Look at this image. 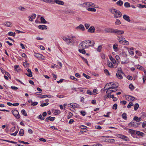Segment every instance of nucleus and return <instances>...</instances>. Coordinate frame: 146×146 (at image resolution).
Returning a JSON list of instances; mask_svg holds the SVG:
<instances>
[{
  "label": "nucleus",
  "mask_w": 146,
  "mask_h": 146,
  "mask_svg": "<svg viewBox=\"0 0 146 146\" xmlns=\"http://www.w3.org/2000/svg\"><path fill=\"white\" fill-rule=\"evenodd\" d=\"M60 113V111L58 110H55V111L54 112V114L55 115L59 114Z\"/></svg>",
  "instance_id": "obj_45"
},
{
  "label": "nucleus",
  "mask_w": 146,
  "mask_h": 146,
  "mask_svg": "<svg viewBox=\"0 0 146 146\" xmlns=\"http://www.w3.org/2000/svg\"><path fill=\"white\" fill-rule=\"evenodd\" d=\"M82 58L83 61L85 62L88 65V61L85 58L83 57H82Z\"/></svg>",
  "instance_id": "obj_50"
},
{
  "label": "nucleus",
  "mask_w": 146,
  "mask_h": 146,
  "mask_svg": "<svg viewBox=\"0 0 146 146\" xmlns=\"http://www.w3.org/2000/svg\"><path fill=\"white\" fill-rule=\"evenodd\" d=\"M62 39L68 44L74 42V40L71 38H68L65 37H63Z\"/></svg>",
  "instance_id": "obj_5"
},
{
  "label": "nucleus",
  "mask_w": 146,
  "mask_h": 146,
  "mask_svg": "<svg viewBox=\"0 0 146 146\" xmlns=\"http://www.w3.org/2000/svg\"><path fill=\"white\" fill-rule=\"evenodd\" d=\"M124 5L126 7H130V4L128 2H126L124 3Z\"/></svg>",
  "instance_id": "obj_42"
},
{
  "label": "nucleus",
  "mask_w": 146,
  "mask_h": 146,
  "mask_svg": "<svg viewBox=\"0 0 146 146\" xmlns=\"http://www.w3.org/2000/svg\"><path fill=\"white\" fill-rule=\"evenodd\" d=\"M12 112L15 117L17 119L20 118V116L19 113L18 111L16 110H13Z\"/></svg>",
  "instance_id": "obj_6"
},
{
  "label": "nucleus",
  "mask_w": 146,
  "mask_h": 146,
  "mask_svg": "<svg viewBox=\"0 0 146 146\" xmlns=\"http://www.w3.org/2000/svg\"><path fill=\"white\" fill-rule=\"evenodd\" d=\"M39 29L42 30L46 29H47V26L44 25H40L38 26Z\"/></svg>",
  "instance_id": "obj_19"
},
{
  "label": "nucleus",
  "mask_w": 146,
  "mask_h": 146,
  "mask_svg": "<svg viewBox=\"0 0 146 146\" xmlns=\"http://www.w3.org/2000/svg\"><path fill=\"white\" fill-rule=\"evenodd\" d=\"M25 74L27 76L31 77L32 76V73H29L28 74L26 73Z\"/></svg>",
  "instance_id": "obj_59"
},
{
  "label": "nucleus",
  "mask_w": 146,
  "mask_h": 146,
  "mask_svg": "<svg viewBox=\"0 0 146 146\" xmlns=\"http://www.w3.org/2000/svg\"><path fill=\"white\" fill-rule=\"evenodd\" d=\"M139 107V105L137 103H136L134 106V110L136 111L137 110Z\"/></svg>",
  "instance_id": "obj_37"
},
{
  "label": "nucleus",
  "mask_w": 146,
  "mask_h": 146,
  "mask_svg": "<svg viewBox=\"0 0 146 146\" xmlns=\"http://www.w3.org/2000/svg\"><path fill=\"white\" fill-rule=\"evenodd\" d=\"M112 29L110 28H106L105 29L104 31L106 33H111Z\"/></svg>",
  "instance_id": "obj_18"
},
{
  "label": "nucleus",
  "mask_w": 146,
  "mask_h": 146,
  "mask_svg": "<svg viewBox=\"0 0 146 146\" xmlns=\"http://www.w3.org/2000/svg\"><path fill=\"white\" fill-rule=\"evenodd\" d=\"M108 66L110 68L113 67L115 68L116 67L114 66V65H113L112 63H111L110 61H108Z\"/></svg>",
  "instance_id": "obj_28"
},
{
  "label": "nucleus",
  "mask_w": 146,
  "mask_h": 146,
  "mask_svg": "<svg viewBox=\"0 0 146 146\" xmlns=\"http://www.w3.org/2000/svg\"><path fill=\"white\" fill-rule=\"evenodd\" d=\"M111 31H112V32H111L112 33H116L118 32V30L117 29H112V30Z\"/></svg>",
  "instance_id": "obj_44"
},
{
  "label": "nucleus",
  "mask_w": 146,
  "mask_h": 146,
  "mask_svg": "<svg viewBox=\"0 0 146 146\" xmlns=\"http://www.w3.org/2000/svg\"><path fill=\"white\" fill-rule=\"evenodd\" d=\"M135 67L137 69L141 70L144 68L143 67L139 65L136 66Z\"/></svg>",
  "instance_id": "obj_32"
},
{
  "label": "nucleus",
  "mask_w": 146,
  "mask_h": 146,
  "mask_svg": "<svg viewBox=\"0 0 146 146\" xmlns=\"http://www.w3.org/2000/svg\"><path fill=\"white\" fill-rule=\"evenodd\" d=\"M81 114L83 116H84L86 115V112L84 111H81Z\"/></svg>",
  "instance_id": "obj_62"
},
{
  "label": "nucleus",
  "mask_w": 146,
  "mask_h": 146,
  "mask_svg": "<svg viewBox=\"0 0 146 146\" xmlns=\"http://www.w3.org/2000/svg\"><path fill=\"white\" fill-rule=\"evenodd\" d=\"M87 7H94L95 5L93 3L90 2H87Z\"/></svg>",
  "instance_id": "obj_16"
},
{
  "label": "nucleus",
  "mask_w": 146,
  "mask_h": 146,
  "mask_svg": "<svg viewBox=\"0 0 146 146\" xmlns=\"http://www.w3.org/2000/svg\"><path fill=\"white\" fill-rule=\"evenodd\" d=\"M54 1L57 4L63 5L64 4V2L62 1L59 0H54Z\"/></svg>",
  "instance_id": "obj_17"
},
{
  "label": "nucleus",
  "mask_w": 146,
  "mask_h": 146,
  "mask_svg": "<svg viewBox=\"0 0 146 146\" xmlns=\"http://www.w3.org/2000/svg\"><path fill=\"white\" fill-rule=\"evenodd\" d=\"M137 134L138 135L141 136H144L145 135V134L144 133L139 131H137Z\"/></svg>",
  "instance_id": "obj_29"
},
{
  "label": "nucleus",
  "mask_w": 146,
  "mask_h": 146,
  "mask_svg": "<svg viewBox=\"0 0 146 146\" xmlns=\"http://www.w3.org/2000/svg\"><path fill=\"white\" fill-rule=\"evenodd\" d=\"M118 86V84L116 83L110 82L107 84L105 87L106 88V90H107L106 93H109L116 91L117 90Z\"/></svg>",
  "instance_id": "obj_1"
},
{
  "label": "nucleus",
  "mask_w": 146,
  "mask_h": 146,
  "mask_svg": "<svg viewBox=\"0 0 146 146\" xmlns=\"http://www.w3.org/2000/svg\"><path fill=\"white\" fill-rule=\"evenodd\" d=\"M21 112L25 116H27V113L25 111V110H23L21 111Z\"/></svg>",
  "instance_id": "obj_36"
},
{
  "label": "nucleus",
  "mask_w": 146,
  "mask_h": 146,
  "mask_svg": "<svg viewBox=\"0 0 146 146\" xmlns=\"http://www.w3.org/2000/svg\"><path fill=\"white\" fill-rule=\"evenodd\" d=\"M117 46L118 45L116 44H114L113 45V48L115 52L117 51L118 50Z\"/></svg>",
  "instance_id": "obj_31"
},
{
  "label": "nucleus",
  "mask_w": 146,
  "mask_h": 146,
  "mask_svg": "<svg viewBox=\"0 0 146 146\" xmlns=\"http://www.w3.org/2000/svg\"><path fill=\"white\" fill-rule=\"evenodd\" d=\"M18 9L20 11L24 12L26 10V9L22 6H19L18 7Z\"/></svg>",
  "instance_id": "obj_23"
},
{
  "label": "nucleus",
  "mask_w": 146,
  "mask_h": 146,
  "mask_svg": "<svg viewBox=\"0 0 146 146\" xmlns=\"http://www.w3.org/2000/svg\"><path fill=\"white\" fill-rule=\"evenodd\" d=\"M18 130L17 131H15V133H13L11 134V135H14V136H15L17 135V133L18 132Z\"/></svg>",
  "instance_id": "obj_60"
},
{
  "label": "nucleus",
  "mask_w": 146,
  "mask_h": 146,
  "mask_svg": "<svg viewBox=\"0 0 146 146\" xmlns=\"http://www.w3.org/2000/svg\"><path fill=\"white\" fill-rule=\"evenodd\" d=\"M141 117H138L137 116H135L133 118V120L137 122H139L141 120Z\"/></svg>",
  "instance_id": "obj_22"
},
{
  "label": "nucleus",
  "mask_w": 146,
  "mask_h": 146,
  "mask_svg": "<svg viewBox=\"0 0 146 146\" xmlns=\"http://www.w3.org/2000/svg\"><path fill=\"white\" fill-rule=\"evenodd\" d=\"M19 65H15L14 66L15 70V71L18 72L19 69Z\"/></svg>",
  "instance_id": "obj_35"
},
{
  "label": "nucleus",
  "mask_w": 146,
  "mask_h": 146,
  "mask_svg": "<svg viewBox=\"0 0 146 146\" xmlns=\"http://www.w3.org/2000/svg\"><path fill=\"white\" fill-rule=\"evenodd\" d=\"M86 93L90 95H92L93 94L92 92L90 91V90H88L87 91Z\"/></svg>",
  "instance_id": "obj_61"
},
{
  "label": "nucleus",
  "mask_w": 146,
  "mask_h": 146,
  "mask_svg": "<svg viewBox=\"0 0 146 146\" xmlns=\"http://www.w3.org/2000/svg\"><path fill=\"white\" fill-rule=\"evenodd\" d=\"M133 102H130L128 104V105L127 106V108H130L131 106H133Z\"/></svg>",
  "instance_id": "obj_52"
},
{
  "label": "nucleus",
  "mask_w": 146,
  "mask_h": 146,
  "mask_svg": "<svg viewBox=\"0 0 146 146\" xmlns=\"http://www.w3.org/2000/svg\"><path fill=\"white\" fill-rule=\"evenodd\" d=\"M41 23L43 24H46V21L45 19L44 18L42 17H40Z\"/></svg>",
  "instance_id": "obj_26"
},
{
  "label": "nucleus",
  "mask_w": 146,
  "mask_h": 146,
  "mask_svg": "<svg viewBox=\"0 0 146 146\" xmlns=\"http://www.w3.org/2000/svg\"><path fill=\"white\" fill-rule=\"evenodd\" d=\"M94 146H103L100 143H96L94 144Z\"/></svg>",
  "instance_id": "obj_64"
},
{
  "label": "nucleus",
  "mask_w": 146,
  "mask_h": 146,
  "mask_svg": "<svg viewBox=\"0 0 146 146\" xmlns=\"http://www.w3.org/2000/svg\"><path fill=\"white\" fill-rule=\"evenodd\" d=\"M110 12L114 15L115 18H118L119 17V12L116 9H110L109 10Z\"/></svg>",
  "instance_id": "obj_4"
},
{
  "label": "nucleus",
  "mask_w": 146,
  "mask_h": 146,
  "mask_svg": "<svg viewBox=\"0 0 146 146\" xmlns=\"http://www.w3.org/2000/svg\"><path fill=\"white\" fill-rule=\"evenodd\" d=\"M80 5L83 7L87 8V2H85L82 4H81Z\"/></svg>",
  "instance_id": "obj_39"
},
{
  "label": "nucleus",
  "mask_w": 146,
  "mask_h": 146,
  "mask_svg": "<svg viewBox=\"0 0 146 146\" xmlns=\"http://www.w3.org/2000/svg\"><path fill=\"white\" fill-rule=\"evenodd\" d=\"M95 29L93 26L90 27L88 30V31L91 33H93L95 32Z\"/></svg>",
  "instance_id": "obj_15"
},
{
  "label": "nucleus",
  "mask_w": 146,
  "mask_h": 146,
  "mask_svg": "<svg viewBox=\"0 0 146 146\" xmlns=\"http://www.w3.org/2000/svg\"><path fill=\"white\" fill-rule=\"evenodd\" d=\"M83 75L87 79H89L90 78V77L89 76L86 75V74L85 73H83Z\"/></svg>",
  "instance_id": "obj_53"
},
{
  "label": "nucleus",
  "mask_w": 146,
  "mask_h": 146,
  "mask_svg": "<svg viewBox=\"0 0 146 146\" xmlns=\"http://www.w3.org/2000/svg\"><path fill=\"white\" fill-rule=\"evenodd\" d=\"M36 15L35 14H33L31 16H29L28 18L29 19V21L32 22L33 21V19H35L36 17Z\"/></svg>",
  "instance_id": "obj_13"
},
{
  "label": "nucleus",
  "mask_w": 146,
  "mask_h": 146,
  "mask_svg": "<svg viewBox=\"0 0 146 146\" xmlns=\"http://www.w3.org/2000/svg\"><path fill=\"white\" fill-rule=\"evenodd\" d=\"M126 99L129 101H133L135 100V98L130 95H126Z\"/></svg>",
  "instance_id": "obj_10"
},
{
  "label": "nucleus",
  "mask_w": 146,
  "mask_h": 146,
  "mask_svg": "<svg viewBox=\"0 0 146 146\" xmlns=\"http://www.w3.org/2000/svg\"><path fill=\"white\" fill-rule=\"evenodd\" d=\"M20 135L21 136H22L24 134V131L23 129H21L19 132Z\"/></svg>",
  "instance_id": "obj_34"
},
{
  "label": "nucleus",
  "mask_w": 146,
  "mask_h": 146,
  "mask_svg": "<svg viewBox=\"0 0 146 146\" xmlns=\"http://www.w3.org/2000/svg\"><path fill=\"white\" fill-rule=\"evenodd\" d=\"M35 55L36 57L42 60H44L45 59V57L41 54L38 53H35Z\"/></svg>",
  "instance_id": "obj_11"
},
{
  "label": "nucleus",
  "mask_w": 146,
  "mask_h": 146,
  "mask_svg": "<svg viewBox=\"0 0 146 146\" xmlns=\"http://www.w3.org/2000/svg\"><path fill=\"white\" fill-rule=\"evenodd\" d=\"M76 29L77 30H80L82 31H84L85 30V28L84 25L82 24L80 25L79 26L77 27L76 28Z\"/></svg>",
  "instance_id": "obj_14"
},
{
  "label": "nucleus",
  "mask_w": 146,
  "mask_h": 146,
  "mask_svg": "<svg viewBox=\"0 0 146 146\" xmlns=\"http://www.w3.org/2000/svg\"><path fill=\"white\" fill-rule=\"evenodd\" d=\"M85 27L87 29H88L90 26V25L89 23H85L84 25Z\"/></svg>",
  "instance_id": "obj_55"
},
{
  "label": "nucleus",
  "mask_w": 146,
  "mask_h": 146,
  "mask_svg": "<svg viewBox=\"0 0 146 146\" xmlns=\"http://www.w3.org/2000/svg\"><path fill=\"white\" fill-rule=\"evenodd\" d=\"M129 88L131 90H133L134 89V87L132 84H129Z\"/></svg>",
  "instance_id": "obj_41"
},
{
  "label": "nucleus",
  "mask_w": 146,
  "mask_h": 146,
  "mask_svg": "<svg viewBox=\"0 0 146 146\" xmlns=\"http://www.w3.org/2000/svg\"><path fill=\"white\" fill-rule=\"evenodd\" d=\"M129 62V60L128 59H127V60H125L124 61H122L121 62V63L122 64H124L125 63H128Z\"/></svg>",
  "instance_id": "obj_57"
},
{
  "label": "nucleus",
  "mask_w": 146,
  "mask_h": 146,
  "mask_svg": "<svg viewBox=\"0 0 146 146\" xmlns=\"http://www.w3.org/2000/svg\"><path fill=\"white\" fill-rule=\"evenodd\" d=\"M38 102H32L31 104V106H35L38 104Z\"/></svg>",
  "instance_id": "obj_47"
},
{
  "label": "nucleus",
  "mask_w": 146,
  "mask_h": 146,
  "mask_svg": "<svg viewBox=\"0 0 146 146\" xmlns=\"http://www.w3.org/2000/svg\"><path fill=\"white\" fill-rule=\"evenodd\" d=\"M107 94L105 96V98L106 100V99L110 98V93H107Z\"/></svg>",
  "instance_id": "obj_49"
},
{
  "label": "nucleus",
  "mask_w": 146,
  "mask_h": 146,
  "mask_svg": "<svg viewBox=\"0 0 146 146\" xmlns=\"http://www.w3.org/2000/svg\"><path fill=\"white\" fill-rule=\"evenodd\" d=\"M109 56L110 60L113 63V64H115V63L116 62V61L115 60V59L114 58H113L112 57V56L110 55H109Z\"/></svg>",
  "instance_id": "obj_20"
},
{
  "label": "nucleus",
  "mask_w": 146,
  "mask_h": 146,
  "mask_svg": "<svg viewBox=\"0 0 146 146\" xmlns=\"http://www.w3.org/2000/svg\"><path fill=\"white\" fill-rule=\"evenodd\" d=\"M85 48H79L78 50L81 53H82L83 54H85L86 53V51L84 50Z\"/></svg>",
  "instance_id": "obj_24"
},
{
  "label": "nucleus",
  "mask_w": 146,
  "mask_h": 146,
  "mask_svg": "<svg viewBox=\"0 0 146 146\" xmlns=\"http://www.w3.org/2000/svg\"><path fill=\"white\" fill-rule=\"evenodd\" d=\"M119 43L125 45H128L129 44V42L126 40L125 38L122 36L119 37Z\"/></svg>",
  "instance_id": "obj_3"
},
{
  "label": "nucleus",
  "mask_w": 146,
  "mask_h": 146,
  "mask_svg": "<svg viewBox=\"0 0 146 146\" xmlns=\"http://www.w3.org/2000/svg\"><path fill=\"white\" fill-rule=\"evenodd\" d=\"M73 115V114L71 112L69 113L68 115V116L67 118L68 119H70V118Z\"/></svg>",
  "instance_id": "obj_51"
},
{
  "label": "nucleus",
  "mask_w": 146,
  "mask_h": 146,
  "mask_svg": "<svg viewBox=\"0 0 146 146\" xmlns=\"http://www.w3.org/2000/svg\"><path fill=\"white\" fill-rule=\"evenodd\" d=\"M74 121V120L73 119H71L70 120L68 123L69 124H72L73 123Z\"/></svg>",
  "instance_id": "obj_63"
},
{
  "label": "nucleus",
  "mask_w": 146,
  "mask_h": 146,
  "mask_svg": "<svg viewBox=\"0 0 146 146\" xmlns=\"http://www.w3.org/2000/svg\"><path fill=\"white\" fill-rule=\"evenodd\" d=\"M48 102H46L45 103L42 104L40 105V106L41 107H44V106H46L48 105Z\"/></svg>",
  "instance_id": "obj_54"
},
{
  "label": "nucleus",
  "mask_w": 146,
  "mask_h": 146,
  "mask_svg": "<svg viewBox=\"0 0 146 146\" xmlns=\"http://www.w3.org/2000/svg\"><path fill=\"white\" fill-rule=\"evenodd\" d=\"M95 44L93 40H88L82 41L79 45V48H87L90 46H93Z\"/></svg>",
  "instance_id": "obj_2"
},
{
  "label": "nucleus",
  "mask_w": 146,
  "mask_h": 146,
  "mask_svg": "<svg viewBox=\"0 0 146 146\" xmlns=\"http://www.w3.org/2000/svg\"><path fill=\"white\" fill-rule=\"evenodd\" d=\"M104 72L106 74L109 76H110V74L108 71L106 69L104 70Z\"/></svg>",
  "instance_id": "obj_38"
},
{
  "label": "nucleus",
  "mask_w": 146,
  "mask_h": 146,
  "mask_svg": "<svg viewBox=\"0 0 146 146\" xmlns=\"http://www.w3.org/2000/svg\"><path fill=\"white\" fill-rule=\"evenodd\" d=\"M129 132L131 134H134L135 131L133 129H129Z\"/></svg>",
  "instance_id": "obj_43"
},
{
  "label": "nucleus",
  "mask_w": 146,
  "mask_h": 146,
  "mask_svg": "<svg viewBox=\"0 0 146 146\" xmlns=\"http://www.w3.org/2000/svg\"><path fill=\"white\" fill-rule=\"evenodd\" d=\"M70 78L75 81H77L78 80V79L72 76H70Z\"/></svg>",
  "instance_id": "obj_46"
},
{
  "label": "nucleus",
  "mask_w": 146,
  "mask_h": 146,
  "mask_svg": "<svg viewBox=\"0 0 146 146\" xmlns=\"http://www.w3.org/2000/svg\"><path fill=\"white\" fill-rule=\"evenodd\" d=\"M87 10L89 11L92 12H96V9L94 8L88 7L87 9Z\"/></svg>",
  "instance_id": "obj_27"
},
{
  "label": "nucleus",
  "mask_w": 146,
  "mask_h": 146,
  "mask_svg": "<svg viewBox=\"0 0 146 146\" xmlns=\"http://www.w3.org/2000/svg\"><path fill=\"white\" fill-rule=\"evenodd\" d=\"M105 141L108 142H115V140L113 139H106Z\"/></svg>",
  "instance_id": "obj_25"
},
{
  "label": "nucleus",
  "mask_w": 146,
  "mask_h": 146,
  "mask_svg": "<svg viewBox=\"0 0 146 146\" xmlns=\"http://www.w3.org/2000/svg\"><path fill=\"white\" fill-rule=\"evenodd\" d=\"M120 54L121 55H123L125 57H127V55L125 52L122 51L121 53H120Z\"/></svg>",
  "instance_id": "obj_48"
},
{
  "label": "nucleus",
  "mask_w": 146,
  "mask_h": 146,
  "mask_svg": "<svg viewBox=\"0 0 146 146\" xmlns=\"http://www.w3.org/2000/svg\"><path fill=\"white\" fill-rule=\"evenodd\" d=\"M15 33L12 32H10L8 33V35L10 36H15Z\"/></svg>",
  "instance_id": "obj_33"
},
{
  "label": "nucleus",
  "mask_w": 146,
  "mask_h": 146,
  "mask_svg": "<svg viewBox=\"0 0 146 146\" xmlns=\"http://www.w3.org/2000/svg\"><path fill=\"white\" fill-rule=\"evenodd\" d=\"M137 7L140 8H143L144 7L146 8V5H142L141 4H138L137 5Z\"/></svg>",
  "instance_id": "obj_40"
},
{
  "label": "nucleus",
  "mask_w": 146,
  "mask_h": 146,
  "mask_svg": "<svg viewBox=\"0 0 146 146\" xmlns=\"http://www.w3.org/2000/svg\"><path fill=\"white\" fill-rule=\"evenodd\" d=\"M122 118L125 120H126L127 119V116L126 114L125 113H123L121 115Z\"/></svg>",
  "instance_id": "obj_30"
},
{
  "label": "nucleus",
  "mask_w": 146,
  "mask_h": 146,
  "mask_svg": "<svg viewBox=\"0 0 146 146\" xmlns=\"http://www.w3.org/2000/svg\"><path fill=\"white\" fill-rule=\"evenodd\" d=\"M68 106L69 107L72 108H78L79 107V105L76 103H72L68 104Z\"/></svg>",
  "instance_id": "obj_7"
},
{
  "label": "nucleus",
  "mask_w": 146,
  "mask_h": 146,
  "mask_svg": "<svg viewBox=\"0 0 146 146\" xmlns=\"http://www.w3.org/2000/svg\"><path fill=\"white\" fill-rule=\"evenodd\" d=\"M119 138L125 141H129V139L128 137L119 134Z\"/></svg>",
  "instance_id": "obj_12"
},
{
  "label": "nucleus",
  "mask_w": 146,
  "mask_h": 146,
  "mask_svg": "<svg viewBox=\"0 0 146 146\" xmlns=\"http://www.w3.org/2000/svg\"><path fill=\"white\" fill-rule=\"evenodd\" d=\"M38 118L41 120H44V118L42 117L41 115H40L38 116Z\"/></svg>",
  "instance_id": "obj_58"
},
{
  "label": "nucleus",
  "mask_w": 146,
  "mask_h": 146,
  "mask_svg": "<svg viewBox=\"0 0 146 146\" xmlns=\"http://www.w3.org/2000/svg\"><path fill=\"white\" fill-rule=\"evenodd\" d=\"M117 104H114L113 106V109L116 110L117 109Z\"/></svg>",
  "instance_id": "obj_56"
},
{
  "label": "nucleus",
  "mask_w": 146,
  "mask_h": 146,
  "mask_svg": "<svg viewBox=\"0 0 146 146\" xmlns=\"http://www.w3.org/2000/svg\"><path fill=\"white\" fill-rule=\"evenodd\" d=\"M3 26H5L7 27H10L13 26V25L10 22L7 21L3 23Z\"/></svg>",
  "instance_id": "obj_9"
},
{
  "label": "nucleus",
  "mask_w": 146,
  "mask_h": 146,
  "mask_svg": "<svg viewBox=\"0 0 146 146\" xmlns=\"http://www.w3.org/2000/svg\"><path fill=\"white\" fill-rule=\"evenodd\" d=\"M139 124L137 122H134L132 121L128 124V125L129 127H138Z\"/></svg>",
  "instance_id": "obj_8"
},
{
  "label": "nucleus",
  "mask_w": 146,
  "mask_h": 146,
  "mask_svg": "<svg viewBox=\"0 0 146 146\" xmlns=\"http://www.w3.org/2000/svg\"><path fill=\"white\" fill-rule=\"evenodd\" d=\"M123 18L124 19H125V20L127 21L128 22H129L131 21L129 19V17L126 15H124L123 16Z\"/></svg>",
  "instance_id": "obj_21"
}]
</instances>
